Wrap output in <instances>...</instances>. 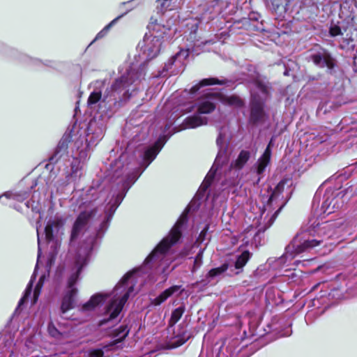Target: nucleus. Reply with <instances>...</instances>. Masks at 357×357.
<instances>
[{
  "label": "nucleus",
  "mask_w": 357,
  "mask_h": 357,
  "mask_svg": "<svg viewBox=\"0 0 357 357\" xmlns=\"http://www.w3.org/2000/svg\"><path fill=\"white\" fill-rule=\"evenodd\" d=\"M333 224H325L317 231H303L298 233L285 248L284 257L293 259L304 252L317 251V248L326 247L328 240L335 235Z\"/></svg>",
  "instance_id": "f257e3e1"
},
{
  "label": "nucleus",
  "mask_w": 357,
  "mask_h": 357,
  "mask_svg": "<svg viewBox=\"0 0 357 357\" xmlns=\"http://www.w3.org/2000/svg\"><path fill=\"white\" fill-rule=\"evenodd\" d=\"M230 106L241 107L243 105V102L237 96H225L220 93L207 92L203 96L199 98L197 102L188 107L185 112H191L195 107L197 108L198 114L187 117L183 123L185 128H195L197 127L206 125L207 118L200 116L202 114H209L214 111L217 102Z\"/></svg>",
  "instance_id": "f03ea898"
},
{
  "label": "nucleus",
  "mask_w": 357,
  "mask_h": 357,
  "mask_svg": "<svg viewBox=\"0 0 357 357\" xmlns=\"http://www.w3.org/2000/svg\"><path fill=\"white\" fill-rule=\"evenodd\" d=\"M144 75V63H132L126 71L107 89L102 101L116 102L117 100L128 99Z\"/></svg>",
  "instance_id": "7ed1b4c3"
},
{
  "label": "nucleus",
  "mask_w": 357,
  "mask_h": 357,
  "mask_svg": "<svg viewBox=\"0 0 357 357\" xmlns=\"http://www.w3.org/2000/svg\"><path fill=\"white\" fill-rule=\"evenodd\" d=\"M95 240V238L89 239V242L86 243V245L82 247L78 251L75 264L71 268L70 274L68 279V290L61 302V312L62 314H64L67 311L73 307L75 301L74 298L77 292V289L75 287V284L79 279V273H81L83 267L86 266L88 262L89 253L93 249Z\"/></svg>",
  "instance_id": "20e7f679"
},
{
  "label": "nucleus",
  "mask_w": 357,
  "mask_h": 357,
  "mask_svg": "<svg viewBox=\"0 0 357 357\" xmlns=\"http://www.w3.org/2000/svg\"><path fill=\"white\" fill-rule=\"evenodd\" d=\"M133 273L126 274L121 281L116 285L112 293V300L106 309V315L108 318L100 322V325L115 319L121 312L123 305L128 301L131 293L134 291L135 281L132 279Z\"/></svg>",
  "instance_id": "39448f33"
},
{
  "label": "nucleus",
  "mask_w": 357,
  "mask_h": 357,
  "mask_svg": "<svg viewBox=\"0 0 357 357\" xmlns=\"http://www.w3.org/2000/svg\"><path fill=\"white\" fill-rule=\"evenodd\" d=\"M250 89L251 93L250 121L252 123H258L262 122L266 116L264 104L269 96L270 87L268 83L256 79L250 84Z\"/></svg>",
  "instance_id": "423d86ee"
},
{
  "label": "nucleus",
  "mask_w": 357,
  "mask_h": 357,
  "mask_svg": "<svg viewBox=\"0 0 357 357\" xmlns=\"http://www.w3.org/2000/svg\"><path fill=\"white\" fill-rule=\"evenodd\" d=\"M188 211H184L180 216L169 235L162 239L155 249L145 259L146 263H149L153 259L163 260L165 255L169 248L176 243L181 236V227L187 221Z\"/></svg>",
  "instance_id": "0eeeda50"
},
{
  "label": "nucleus",
  "mask_w": 357,
  "mask_h": 357,
  "mask_svg": "<svg viewBox=\"0 0 357 357\" xmlns=\"http://www.w3.org/2000/svg\"><path fill=\"white\" fill-rule=\"evenodd\" d=\"M217 145L219 146L220 150L215 158L213 165L207 174L205 179L204 180L201 188L205 190L211 183L213 180L215 172L218 168L222 167L223 165L228 162L229 157L227 153V144L225 142L222 137V134L220 132L216 140Z\"/></svg>",
  "instance_id": "6e6552de"
},
{
  "label": "nucleus",
  "mask_w": 357,
  "mask_h": 357,
  "mask_svg": "<svg viewBox=\"0 0 357 357\" xmlns=\"http://www.w3.org/2000/svg\"><path fill=\"white\" fill-rule=\"evenodd\" d=\"M161 45L160 35L153 36L146 33L141 45V49L147 59H152L158 54Z\"/></svg>",
  "instance_id": "1a4fd4ad"
},
{
  "label": "nucleus",
  "mask_w": 357,
  "mask_h": 357,
  "mask_svg": "<svg viewBox=\"0 0 357 357\" xmlns=\"http://www.w3.org/2000/svg\"><path fill=\"white\" fill-rule=\"evenodd\" d=\"M289 180L283 179L280 181L278 184L274 188L273 192L271 193L267 204L265 205V210L271 212L273 209H275L274 206H280L284 201L289 199V196L287 195L284 198L282 195V192L284 190V185L288 183Z\"/></svg>",
  "instance_id": "9d476101"
},
{
  "label": "nucleus",
  "mask_w": 357,
  "mask_h": 357,
  "mask_svg": "<svg viewBox=\"0 0 357 357\" xmlns=\"http://www.w3.org/2000/svg\"><path fill=\"white\" fill-rule=\"evenodd\" d=\"M65 220L60 217H55L50 220L45 228V239L48 241H52L54 236H60L63 232V226Z\"/></svg>",
  "instance_id": "9b49d317"
},
{
  "label": "nucleus",
  "mask_w": 357,
  "mask_h": 357,
  "mask_svg": "<svg viewBox=\"0 0 357 357\" xmlns=\"http://www.w3.org/2000/svg\"><path fill=\"white\" fill-rule=\"evenodd\" d=\"M96 213V210L94 208L90 211H85L84 212H82L79 215L76 221L75 222V224L72 229L70 242H73L75 239L77 238L79 233L84 229L88 221L93 216H94Z\"/></svg>",
  "instance_id": "f8f14e48"
},
{
  "label": "nucleus",
  "mask_w": 357,
  "mask_h": 357,
  "mask_svg": "<svg viewBox=\"0 0 357 357\" xmlns=\"http://www.w3.org/2000/svg\"><path fill=\"white\" fill-rule=\"evenodd\" d=\"M310 58L315 65L321 68L327 67L331 71L335 66V59L326 51L312 54Z\"/></svg>",
  "instance_id": "ddd939ff"
},
{
  "label": "nucleus",
  "mask_w": 357,
  "mask_h": 357,
  "mask_svg": "<svg viewBox=\"0 0 357 357\" xmlns=\"http://www.w3.org/2000/svg\"><path fill=\"white\" fill-rule=\"evenodd\" d=\"M167 140V139L165 136H161L153 146L148 148L145 151L144 160L147 162L145 168L154 160Z\"/></svg>",
  "instance_id": "4468645a"
},
{
  "label": "nucleus",
  "mask_w": 357,
  "mask_h": 357,
  "mask_svg": "<svg viewBox=\"0 0 357 357\" xmlns=\"http://www.w3.org/2000/svg\"><path fill=\"white\" fill-rule=\"evenodd\" d=\"M271 155V151L270 144H269L266 147L263 155L258 159V160L256 163L257 174L260 175L264 173L266 167L270 162Z\"/></svg>",
  "instance_id": "2eb2a0df"
},
{
  "label": "nucleus",
  "mask_w": 357,
  "mask_h": 357,
  "mask_svg": "<svg viewBox=\"0 0 357 357\" xmlns=\"http://www.w3.org/2000/svg\"><path fill=\"white\" fill-rule=\"evenodd\" d=\"M342 202L339 203L338 198L337 197H327L324 201L321 209L324 213L331 214L342 206Z\"/></svg>",
  "instance_id": "dca6fc26"
},
{
  "label": "nucleus",
  "mask_w": 357,
  "mask_h": 357,
  "mask_svg": "<svg viewBox=\"0 0 357 357\" xmlns=\"http://www.w3.org/2000/svg\"><path fill=\"white\" fill-rule=\"evenodd\" d=\"M105 297L106 295L102 294L93 295L88 302L82 305V310L86 312L93 310L96 306L105 300Z\"/></svg>",
  "instance_id": "f3484780"
},
{
  "label": "nucleus",
  "mask_w": 357,
  "mask_h": 357,
  "mask_svg": "<svg viewBox=\"0 0 357 357\" xmlns=\"http://www.w3.org/2000/svg\"><path fill=\"white\" fill-rule=\"evenodd\" d=\"M230 81H228L227 79H218L217 78H207L204 79L202 81L199 82L198 84H196L193 86L190 91L192 93H196L202 86H208V85H213V84H227Z\"/></svg>",
  "instance_id": "a211bd4d"
},
{
  "label": "nucleus",
  "mask_w": 357,
  "mask_h": 357,
  "mask_svg": "<svg viewBox=\"0 0 357 357\" xmlns=\"http://www.w3.org/2000/svg\"><path fill=\"white\" fill-rule=\"evenodd\" d=\"M124 195H117L116 197L114 199V201H110L108 204V208L105 211V218L107 219V222L109 221L112 218L114 213L115 212L116 209L119 206V205L121 204L123 199Z\"/></svg>",
  "instance_id": "6ab92c4d"
},
{
  "label": "nucleus",
  "mask_w": 357,
  "mask_h": 357,
  "mask_svg": "<svg viewBox=\"0 0 357 357\" xmlns=\"http://www.w3.org/2000/svg\"><path fill=\"white\" fill-rule=\"evenodd\" d=\"M179 289L178 286H173L167 289L163 292H162L158 297L154 298L152 301V303L155 305H159L163 302H165L169 296H171L173 294L178 291Z\"/></svg>",
  "instance_id": "aec40b11"
},
{
  "label": "nucleus",
  "mask_w": 357,
  "mask_h": 357,
  "mask_svg": "<svg viewBox=\"0 0 357 357\" xmlns=\"http://www.w3.org/2000/svg\"><path fill=\"white\" fill-rule=\"evenodd\" d=\"M129 330L126 326H121L114 333V337L116 339L112 341L109 346L114 347L121 342L128 335Z\"/></svg>",
  "instance_id": "412c9836"
},
{
  "label": "nucleus",
  "mask_w": 357,
  "mask_h": 357,
  "mask_svg": "<svg viewBox=\"0 0 357 357\" xmlns=\"http://www.w3.org/2000/svg\"><path fill=\"white\" fill-rule=\"evenodd\" d=\"M250 157V153L248 151L243 150L240 152L237 159L231 163V166L236 169H241L246 164Z\"/></svg>",
  "instance_id": "4be33fe9"
},
{
  "label": "nucleus",
  "mask_w": 357,
  "mask_h": 357,
  "mask_svg": "<svg viewBox=\"0 0 357 357\" xmlns=\"http://www.w3.org/2000/svg\"><path fill=\"white\" fill-rule=\"evenodd\" d=\"M67 144L65 142H60L54 151V155L50 157L51 162H56L63 155L66 153Z\"/></svg>",
  "instance_id": "5701e85b"
},
{
  "label": "nucleus",
  "mask_w": 357,
  "mask_h": 357,
  "mask_svg": "<svg viewBox=\"0 0 357 357\" xmlns=\"http://www.w3.org/2000/svg\"><path fill=\"white\" fill-rule=\"evenodd\" d=\"M185 310V307L184 305H181L178 307L176 308L172 313L170 319L169 321V325L170 326H173L174 325H175L181 318Z\"/></svg>",
  "instance_id": "b1692460"
},
{
  "label": "nucleus",
  "mask_w": 357,
  "mask_h": 357,
  "mask_svg": "<svg viewBox=\"0 0 357 357\" xmlns=\"http://www.w3.org/2000/svg\"><path fill=\"white\" fill-rule=\"evenodd\" d=\"M188 56V51L185 50H182L169 59V61L168 62V66H172L176 63H178V65H182L183 63V61Z\"/></svg>",
  "instance_id": "393cba45"
},
{
  "label": "nucleus",
  "mask_w": 357,
  "mask_h": 357,
  "mask_svg": "<svg viewBox=\"0 0 357 357\" xmlns=\"http://www.w3.org/2000/svg\"><path fill=\"white\" fill-rule=\"evenodd\" d=\"M251 257V253L248 251L243 252L237 258L235 262V268L236 269L242 268L248 262Z\"/></svg>",
  "instance_id": "a878e982"
},
{
  "label": "nucleus",
  "mask_w": 357,
  "mask_h": 357,
  "mask_svg": "<svg viewBox=\"0 0 357 357\" xmlns=\"http://www.w3.org/2000/svg\"><path fill=\"white\" fill-rule=\"evenodd\" d=\"M127 12H126L124 14L120 15L118 17H116L115 19H114L112 21H111L107 26L104 27L102 30H101L96 36L95 40L100 39L102 37H104L108 31L110 29V28L115 24L125 14H126Z\"/></svg>",
  "instance_id": "bb28decb"
},
{
  "label": "nucleus",
  "mask_w": 357,
  "mask_h": 357,
  "mask_svg": "<svg viewBox=\"0 0 357 357\" xmlns=\"http://www.w3.org/2000/svg\"><path fill=\"white\" fill-rule=\"evenodd\" d=\"M189 338V335H185L184 333L182 335H177L172 339L169 343L170 348H176L183 344Z\"/></svg>",
  "instance_id": "cd10ccee"
},
{
  "label": "nucleus",
  "mask_w": 357,
  "mask_h": 357,
  "mask_svg": "<svg viewBox=\"0 0 357 357\" xmlns=\"http://www.w3.org/2000/svg\"><path fill=\"white\" fill-rule=\"evenodd\" d=\"M228 269V265L227 264H222L221 266L212 268L210 270L207 274L208 278H213L215 277H217L224 272H225Z\"/></svg>",
  "instance_id": "c85d7f7f"
},
{
  "label": "nucleus",
  "mask_w": 357,
  "mask_h": 357,
  "mask_svg": "<svg viewBox=\"0 0 357 357\" xmlns=\"http://www.w3.org/2000/svg\"><path fill=\"white\" fill-rule=\"evenodd\" d=\"M284 0H265L266 5L268 9L277 12L280 8L283 7Z\"/></svg>",
  "instance_id": "c756f323"
},
{
  "label": "nucleus",
  "mask_w": 357,
  "mask_h": 357,
  "mask_svg": "<svg viewBox=\"0 0 357 357\" xmlns=\"http://www.w3.org/2000/svg\"><path fill=\"white\" fill-rule=\"evenodd\" d=\"M102 95L100 91H93L89 98H88V105H92L97 103L99 100H101Z\"/></svg>",
  "instance_id": "7c9ffc66"
},
{
  "label": "nucleus",
  "mask_w": 357,
  "mask_h": 357,
  "mask_svg": "<svg viewBox=\"0 0 357 357\" xmlns=\"http://www.w3.org/2000/svg\"><path fill=\"white\" fill-rule=\"evenodd\" d=\"M33 280H31L29 285L27 286L24 296L20 300L16 311L24 304L26 298L30 296L31 293Z\"/></svg>",
  "instance_id": "2f4dec72"
},
{
  "label": "nucleus",
  "mask_w": 357,
  "mask_h": 357,
  "mask_svg": "<svg viewBox=\"0 0 357 357\" xmlns=\"http://www.w3.org/2000/svg\"><path fill=\"white\" fill-rule=\"evenodd\" d=\"M48 332L50 333V335L53 337H56V338H60L61 337L63 336V333L60 332L56 327L53 324L52 322H50L49 324H48Z\"/></svg>",
  "instance_id": "473e14b6"
},
{
  "label": "nucleus",
  "mask_w": 357,
  "mask_h": 357,
  "mask_svg": "<svg viewBox=\"0 0 357 357\" xmlns=\"http://www.w3.org/2000/svg\"><path fill=\"white\" fill-rule=\"evenodd\" d=\"M202 256H203V250H200L199 253L197 255L196 257L194 260V265L192 268V272H195L202 264Z\"/></svg>",
  "instance_id": "72a5a7b5"
},
{
  "label": "nucleus",
  "mask_w": 357,
  "mask_h": 357,
  "mask_svg": "<svg viewBox=\"0 0 357 357\" xmlns=\"http://www.w3.org/2000/svg\"><path fill=\"white\" fill-rule=\"evenodd\" d=\"M168 0H157V8L159 12L163 13L165 9L169 6L167 4Z\"/></svg>",
  "instance_id": "f704fd0d"
},
{
  "label": "nucleus",
  "mask_w": 357,
  "mask_h": 357,
  "mask_svg": "<svg viewBox=\"0 0 357 357\" xmlns=\"http://www.w3.org/2000/svg\"><path fill=\"white\" fill-rule=\"evenodd\" d=\"M103 351L102 349L90 350L86 354V357H102Z\"/></svg>",
  "instance_id": "c9c22d12"
},
{
  "label": "nucleus",
  "mask_w": 357,
  "mask_h": 357,
  "mask_svg": "<svg viewBox=\"0 0 357 357\" xmlns=\"http://www.w3.org/2000/svg\"><path fill=\"white\" fill-rule=\"evenodd\" d=\"M42 284H43L42 278H40L39 282L38 283L37 286L36 287V288L34 289V292H33V303H35L37 301V300H38V298L39 294H40V291Z\"/></svg>",
  "instance_id": "e433bc0d"
},
{
  "label": "nucleus",
  "mask_w": 357,
  "mask_h": 357,
  "mask_svg": "<svg viewBox=\"0 0 357 357\" xmlns=\"http://www.w3.org/2000/svg\"><path fill=\"white\" fill-rule=\"evenodd\" d=\"M287 204V200L283 202L282 203V204H280V206H274V207H277L278 206V208L277 209V211L274 213V214L272 215V217L271 218V222L269 223V225H272V222L274 221V220L276 218V217L278 216V215L279 214V213L281 211V210L282 209V208L284 206V205Z\"/></svg>",
  "instance_id": "4c0bfd02"
},
{
  "label": "nucleus",
  "mask_w": 357,
  "mask_h": 357,
  "mask_svg": "<svg viewBox=\"0 0 357 357\" xmlns=\"http://www.w3.org/2000/svg\"><path fill=\"white\" fill-rule=\"evenodd\" d=\"M287 204V200L283 202L282 203V204H280V206H274V207H277L278 206V208L277 209V211L274 213V214L272 215V217L271 218V222L269 223V225H272V222L274 221V220L276 218V217L278 216V215L279 214V213L281 211V210L282 209V208L284 206V205Z\"/></svg>",
  "instance_id": "58836bf2"
},
{
  "label": "nucleus",
  "mask_w": 357,
  "mask_h": 357,
  "mask_svg": "<svg viewBox=\"0 0 357 357\" xmlns=\"http://www.w3.org/2000/svg\"><path fill=\"white\" fill-rule=\"evenodd\" d=\"M330 34L332 36H337L342 35V33L341 29L338 26L335 25V26H332L330 28Z\"/></svg>",
  "instance_id": "ea45409f"
},
{
  "label": "nucleus",
  "mask_w": 357,
  "mask_h": 357,
  "mask_svg": "<svg viewBox=\"0 0 357 357\" xmlns=\"http://www.w3.org/2000/svg\"><path fill=\"white\" fill-rule=\"evenodd\" d=\"M353 42V40L351 38H344L342 42L340 43V47L342 48H346V47H351L354 48V45L351 44Z\"/></svg>",
  "instance_id": "a19ab883"
},
{
  "label": "nucleus",
  "mask_w": 357,
  "mask_h": 357,
  "mask_svg": "<svg viewBox=\"0 0 357 357\" xmlns=\"http://www.w3.org/2000/svg\"><path fill=\"white\" fill-rule=\"evenodd\" d=\"M3 195L6 196L7 198H13L17 200H21V199L20 198V195L17 194L12 195L10 192H6Z\"/></svg>",
  "instance_id": "79ce46f5"
},
{
  "label": "nucleus",
  "mask_w": 357,
  "mask_h": 357,
  "mask_svg": "<svg viewBox=\"0 0 357 357\" xmlns=\"http://www.w3.org/2000/svg\"><path fill=\"white\" fill-rule=\"evenodd\" d=\"M37 234H38V257L39 258L40 256V254H41V249H40L41 240H40V236H39L38 229H37Z\"/></svg>",
  "instance_id": "37998d69"
},
{
  "label": "nucleus",
  "mask_w": 357,
  "mask_h": 357,
  "mask_svg": "<svg viewBox=\"0 0 357 357\" xmlns=\"http://www.w3.org/2000/svg\"><path fill=\"white\" fill-rule=\"evenodd\" d=\"M121 161H120V160H119V161H116V162H115V166H116L117 168L120 167H121Z\"/></svg>",
  "instance_id": "c03bdc74"
},
{
  "label": "nucleus",
  "mask_w": 357,
  "mask_h": 357,
  "mask_svg": "<svg viewBox=\"0 0 357 357\" xmlns=\"http://www.w3.org/2000/svg\"><path fill=\"white\" fill-rule=\"evenodd\" d=\"M114 174H115V176H116V177H119V173H118V171H117V170H115V171H114Z\"/></svg>",
  "instance_id": "a18cd8bd"
},
{
  "label": "nucleus",
  "mask_w": 357,
  "mask_h": 357,
  "mask_svg": "<svg viewBox=\"0 0 357 357\" xmlns=\"http://www.w3.org/2000/svg\"><path fill=\"white\" fill-rule=\"evenodd\" d=\"M26 196V193L24 192L23 195H22V199H24Z\"/></svg>",
  "instance_id": "49530a36"
},
{
  "label": "nucleus",
  "mask_w": 357,
  "mask_h": 357,
  "mask_svg": "<svg viewBox=\"0 0 357 357\" xmlns=\"http://www.w3.org/2000/svg\"><path fill=\"white\" fill-rule=\"evenodd\" d=\"M355 65L357 66V61H354Z\"/></svg>",
  "instance_id": "de8ad7c7"
},
{
  "label": "nucleus",
  "mask_w": 357,
  "mask_h": 357,
  "mask_svg": "<svg viewBox=\"0 0 357 357\" xmlns=\"http://www.w3.org/2000/svg\"><path fill=\"white\" fill-rule=\"evenodd\" d=\"M287 336H289L290 335V333H287L286 334Z\"/></svg>",
  "instance_id": "09e8293b"
}]
</instances>
